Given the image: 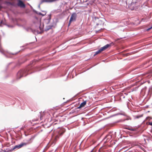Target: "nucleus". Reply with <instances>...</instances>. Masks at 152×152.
<instances>
[{
  "label": "nucleus",
  "instance_id": "28",
  "mask_svg": "<svg viewBox=\"0 0 152 152\" xmlns=\"http://www.w3.org/2000/svg\"><path fill=\"white\" fill-rule=\"evenodd\" d=\"M41 4H40H40H39V5H38V7L39 8H40V5Z\"/></svg>",
  "mask_w": 152,
  "mask_h": 152
},
{
  "label": "nucleus",
  "instance_id": "26",
  "mask_svg": "<svg viewBox=\"0 0 152 152\" xmlns=\"http://www.w3.org/2000/svg\"><path fill=\"white\" fill-rule=\"evenodd\" d=\"M149 124L151 126H152V122H150L149 123Z\"/></svg>",
  "mask_w": 152,
  "mask_h": 152
},
{
  "label": "nucleus",
  "instance_id": "2",
  "mask_svg": "<svg viewBox=\"0 0 152 152\" xmlns=\"http://www.w3.org/2000/svg\"><path fill=\"white\" fill-rule=\"evenodd\" d=\"M32 69L33 68L29 66L24 70H20L17 73V79H19L23 76H26L27 74L31 73L32 72L30 71L32 70Z\"/></svg>",
  "mask_w": 152,
  "mask_h": 152
},
{
  "label": "nucleus",
  "instance_id": "1",
  "mask_svg": "<svg viewBox=\"0 0 152 152\" xmlns=\"http://www.w3.org/2000/svg\"><path fill=\"white\" fill-rule=\"evenodd\" d=\"M33 28L32 31L35 34H41L43 31L44 28L43 24L42 25L41 23V20L40 19L35 18L34 20Z\"/></svg>",
  "mask_w": 152,
  "mask_h": 152
},
{
  "label": "nucleus",
  "instance_id": "22",
  "mask_svg": "<svg viewBox=\"0 0 152 152\" xmlns=\"http://www.w3.org/2000/svg\"><path fill=\"white\" fill-rule=\"evenodd\" d=\"M142 21L143 20L144 21H145V22H147L148 21V20L146 18H142Z\"/></svg>",
  "mask_w": 152,
  "mask_h": 152
},
{
  "label": "nucleus",
  "instance_id": "23",
  "mask_svg": "<svg viewBox=\"0 0 152 152\" xmlns=\"http://www.w3.org/2000/svg\"><path fill=\"white\" fill-rule=\"evenodd\" d=\"M142 116V115H137L136 116V118H138L140 117H141Z\"/></svg>",
  "mask_w": 152,
  "mask_h": 152
},
{
  "label": "nucleus",
  "instance_id": "20",
  "mask_svg": "<svg viewBox=\"0 0 152 152\" xmlns=\"http://www.w3.org/2000/svg\"><path fill=\"white\" fill-rule=\"evenodd\" d=\"M147 88V87L145 86V87L141 91V92L142 93H143V92H144L146 91Z\"/></svg>",
  "mask_w": 152,
  "mask_h": 152
},
{
  "label": "nucleus",
  "instance_id": "33",
  "mask_svg": "<svg viewBox=\"0 0 152 152\" xmlns=\"http://www.w3.org/2000/svg\"><path fill=\"white\" fill-rule=\"evenodd\" d=\"M40 119L41 120H42V118H41V117H40Z\"/></svg>",
  "mask_w": 152,
  "mask_h": 152
},
{
  "label": "nucleus",
  "instance_id": "19",
  "mask_svg": "<svg viewBox=\"0 0 152 152\" xmlns=\"http://www.w3.org/2000/svg\"><path fill=\"white\" fill-rule=\"evenodd\" d=\"M125 115L124 114H123V113H118L116 114H114V115H112V117L115 116L117 115Z\"/></svg>",
  "mask_w": 152,
  "mask_h": 152
},
{
  "label": "nucleus",
  "instance_id": "31",
  "mask_svg": "<svg viewBox=\"0 0 152 152\" xmlns=\"http://www.w3.org/2000/svg\"><path fill=\"white\" fill-rule=\"evenodd\" d=\"M100 21L101 22V23H102V20H100Z\"/></svg>",
  "mask_w": 152,
  "mask_h": 152
},
{
  "label": "nucleus",
  "instance_id": "25",
  "mask_svg": "<svg viewBox=\"0 0 152 152\" xmlns=\"http://www.w3.org/2000/svg\"><path fill=\"white\" fill-rule=\"evenodd\" d=\"M152 28V26L151 27H150V28H149L148 29H147V30L148 31H149Z\"/></svg>",
  "mask_w": 152,
  "mask_h": 152
},
{
  "label": "nucleus",
  "instance_id": "4",
  "mask_svg": "<svg viewBox=\"0 0 152 152\" xmlns=\"http://www.w3.org/2000/svg\"><path fill=\"white\" fill-rule=\"evenodd\" d=\"M77 14L76 13H73L71 15L70 19L69 20L68 26H69L72 22L75 21L77 17Z\"/></svg>",
  "mask_w": 152,
  "mask_h": 152
},
{
  "label": "nucleus",
  "instance_id": "8",
  "mask_svg": "<svg viewBox=\"0 0 152 152\" xmlns=\"http://www.w3.org/2000/svg\"><path fill=\"white\" fill-rule=\"evenodd\" d=\"M111 46V44H107L106 45H104V46L102 47L100 49L102 51H104L107 49L109 47H110Z\"/></svg>",
  "mask_w": 152,
  "mask_h": 152
},
{
  "label": "nucleus",
  "instance_id": "11",
  "mask_svg": "<svg viewBox=\"0 0 152 152\" xmlns=\"http://www.w3.org/2000/svg\"><path fill=\"white\" fill-rule=\"evenodd\" d=\"M112 136L110 135H107L105 136L104 138V139L105 140L106 139V141L107 142H109L110 139L111 138Z\"/></svg>",
  "mask_w": 152,
  "mask_h": 152
},
{
  "label": "nucleus",
  "instance_id": "3",
  "mask_svg": "<svg viewBox=\"0 0 152 152\" xmlns=\"http://www.w3.org/2000/svg\"><path fill=\"white\" fill-rule=\"evenodd\" d=\"M137 2L136 0H132L131 4L129 5L128 7L131 10H136L137 9Z\"/></svg>",
  "mask_w": 152,
  "mask_h": 152
},
{
  "label": "nucleus",
  "instance_id": "24",
  "mask_svg": "<svg viewBox=\"0 0 152 152\" xmlns=\"http://www.w3.org/2000/svg\"><path fill=\"white\" fill-rule=\"evenodd\" d=\"M31 138H30L28 140V141L26 142H30V143L32 142V141H31Z\"/></svg>",
  "mask_w": 152,
  "mask_h": 152
},
{
  "label": "nucleus",
  "instance_id": "15",
  "mask_svg": "<svg viewBox=\"0 0 152 152\" xmlns=\"http://www.w3.org/2000/svg\"><path fill=\"white\" fill-rule=\"evenodd\" d=\"M42 12H44V13L42 14L40 12H38L37 11H36L35 12L37 14L39 15H42V16H44L46 15V12L45 11H42Z\"/></svg>",
  "mask_w": 152,
  "mask_h": 152
},
{
  "label": "nucleus",
  "instance_id": "18",
  "mask_svg": "<svg viewBox=\"0 0 152 152\" xmlns=\"http://www.w3.org/2000/svg\"><path fill=\"white\" fill-rule=\"evenodd\" d=\"M126 129H128L129 130L132 131H134L135 130V129H132V128L129 127L126 128Z\"/></svg>",
  "mask_w": 152,
  "mask_h": 152
},
{
  "label": "nucleus",
  "instance_id": "9",
  "mask_svg": "<svg viewBox=\"0 0 152 152\" xmlns=\"http://www.w3.org/2000/svg\"><path fill=\"white\" fill-rule=\"evenodd\" d=\"M30 143V142H22L20 144H19L20 147V148H21L24 146H26V145Z\"/></svg>",
  "mask_w": 152,
  "mask_h": 152
},
{
  "label": "nucleus",
  "instance_id": "30",
  "mask_svg": "<svg viewBox=\"0 0 152 152\" xmlns=\"http://www.w3.org/2000/svg\"><path fill=\"white\" fill-rule=\"evenodd\" d=\"M96 25H97V26H98V25H99V23H96Z\"/></svg>",
  "mask_w": 152,
  "mask_h": 152
},
{
  "label": "nucleus",
  "instance_id": "17",
  "mask_svg": "<svg viewBox=\"0 0 152 152\" xmlns=\"http://www.w3.org/2000/svg\"><path fill=\"white\" fill-rule=\"evenodd\" d=\"M102 50H101L100 49L99 50H98L95 53V54L94 55V56H95L96 55L102 52Z\"/></svg>",
  "mask_w": 152,
  "mask_h": 152
},
{
  "label": "nucleus",
  "instance_id": "16",
  "mask_svg": "<svg viewBox=\"0 0 152 152\" xmlns=\"http://www.w3.org/2000/svg\"><path fill=\"white\" fill-rule=\"evenodd\" d=\"M20 148V147L19 145H15L14 147H13L12 148V150L15 149H18L19 148Z\"/></svg>",
  "mask_w": 152,
  "mask_h": 152
},
{
  "label": "nucleus",
  "instance_id": "34",
  "mask_svg": "<svg viewBox=\"0 0 152 152\" xmlns=\"http://www.w3.org/2000/svg\"><path fill=\"white\" fill-rule=\"evenodd\" d=\"M119 1H120L121 0H119Z\"/></svg>",
  "mask_w": 152,
  "mask_h": 152
},
{
  "label": "nucleus",
  "instance_id": "7",
  "mask_svg": "<svg viewBox=\"0 0 152 152\" xmlns=\"http://www.w3.org/2000/svg\"><path fill=\"white\" fill-rule=\"evenodd\" d=\"M55 28V26L53 25L47 26H46L45 30V31H47L50 29H52L53 28Z\"/></svg>",
  "mask_w": 152,
  "mask_h": 152
},
{
  "label": "nucleus",
  "instance_id": "12",
  "mask_svg": "<svg viewBox=\"0 0 152 152\" xmlns=\"http://www.w3.org/2000/svg\"><path fill=\"white\" fill-rule=\"evenodd\" d=\"M152 87H150L149 89L148 90V94L147 95L149 96V97H150L152 94Z\"/></svg>",
  "mask_w": 152,
  "mask_h": 152
},
{
  "label": "nucleus",
  "instance_id": "14",
  "mask_svg": "<svg viewBox=\"0 0 152 152\" xmlns=\"http://www.w3.org/2000/svg\"><path fill=\"white\" fill-rule=\"evenodd\" d=\"M50 19H51V18H50V17H49L48 19H45L44 20V23H45L47 24H48L49 23V22H50Z\"/></svg>",
  "mask_w": 152,
  "mask_h": 152
},
{
  "label": "nucleus",
  "instance_id": "32",
  "mask_svg": "<svg viewBox=\"0 0 152 152\" xmlns=\"http://www.w3.org/2000/svg\"><path fill=\"white\" fill-rule=\"evenodd\" d=\"M37 121V119H36V120H35V121ZM34 121V120H33V121Z\"/></svg>",
  "mask_w": 152,
  "mask_h": 152
},
{
  "label": "nucleus",
  "instance_id": "27",
  "mask_svg": "<svg viewBox=\"0 0 152 152\" xmlns=\"http://www.w3.org/2000/svg\"><path fill=\"white\" fill-rule=\"evenodd\" d=\"M90 152H95V151H94V149H93Z\"/></svg>",
  "mask_w": 152,
  "mask_h": 152
},
{
  "label": "nucleus",
  "instance_id": "29",
  "mask_svg": "<svg viewBox=\"0 0 152 152\" xmlns=\"http://www.w3.org/2000/svg\"><path fill=\"white\" fill-rule=\"evenodd\" d=\"M95 19L96 20V19H98L99 18L98 17H95Z\"/></svg>",
  "mask_w": 152,
  "mask_h": 152
},
{
  "label": "nucleus",
  "instance_id": "6",
  "mask_svg": "<svg viewBox=\"0 0 152 152\" xmlns=\"http://www.w3.org/2000/svg\"><path fill=\"white\" fill-rule=\"evenodd\" d=\"M18 6L22 8H25L26 6V5L24 3L20 0H19L18 1Z\"/></svg>",
  "mask_w": 152,
  "mask_h": 152
},
{
  "label": "nucleus",
  "instance_id": "10",
  "mask_svg": "<svg viewBox=\"0 0 152 152\" xmlns=\"http://www.w3.org/2000/svg\"><path fill=\"white\" fill-rule=\"evenodd\" d=\"M86 101H85L83 102H82L80 105L79 106L77 107V109H80V108L83 107L86 104Z\"/></svg>",
  "mask_w": 152,
  "mask_h": 152
},
{
  "label": "nucleus",
  "instance_id": "13",
  "mask_svg": "<svg viewBox=\"0 0 152 152\" xmlns=\"http://www.w3.org/2000/svg\"><path fill=\"white\" fill-rule=\"evenodd\" d=\"M53 2V0H42L40 2V4H42L44 2L47 3H51Z\"/></svg>",
  "mask_w": 152,
  "mask_h": 152
},
{
  "label": "nucleus",
  "instance_id": "21",
  "mask_svg": "<svg viewBox=\"0 0 152 152\" xmlns=\"http://www.w3.org/2000/svg\"><path fill=\"white\" fill-rule=\"evenodd\" d=\"M6 25L10 28H13V26L12 25Z\"/></svg>",
  "mask_w": 152,
  "mask_h": 152
},
{
  "label": "nucleus",
  "instance_id": "5",
  "mask_svg": "<svg viewBox=\"0 0 152 152\" xmlns=\"http://www.w3.org/2000/svg\"><path fill=\"white\" fill-rule=\"evenodd\" d=\"M58 135L56 137V138H57L58 137V136H61L65 132V129L63 128H59L58 130Z\"/></svg>",
  "mask_w": 152,
  "mask_h": 152
}]
</instances>
